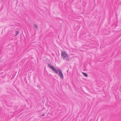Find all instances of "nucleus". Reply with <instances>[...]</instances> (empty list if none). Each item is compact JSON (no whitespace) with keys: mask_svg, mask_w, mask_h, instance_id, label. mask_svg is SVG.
<instances>
[{"mask_svg":"<svg viewBox=\"0 0 121 121\" xmlns=\"http://www.w3.org/2000/svg\"><path fill=\"white\" fill-rule=\"evenodd\" d=\"M48 65L62 79H63V75L61 70L58 69L57 70L54 67L50 64H48Z\"/></svg>","mask_w":121,"mask_h":121,"instance_id":"obj_1","label":"nucleus"},{"mask_svg":"<svg viewBox=\"0 0 121 121\" xmlns=\"http://www.w3.org/2000/svg\"><path fill=\"white\" fill-rule=\"evenodd\" d=\"M61 56L64 60L68 61L69 60L68 55L65 51H63L61 52Z\"/></svg>","mask_w":121,"mask_h":121,"instance_id":"obj_2","label":"nucleus"},{"mask_svg":"<svg viewBox=\"0 0 121 121\" xmlns=\"http://www.w3.org/2000/svg\"><path fill=\"white\" fill-rule=\"evenodd\" d=\"M34 26L35 28V29H37L38 28V26L36 24H35L34 25Z\"/></svg>","mask_w":121,"mask_h":121,"instance_id":"obj_3","label":"nucleus"},{"mask_svg":"<svg viewBox=\"0 0 121 121\" xmlns=\"http://www.w3.org/2000/svg\"><path fill=\"white\" fill-rule=\"evenodd\" d=\"M82 73H83V75L85 76L86 77H88V75L86 73H84V72H83Z\"/></svg>","mask_w":121,"mask_h":121,"instance_id":"obj_4","label":"nucleus"},{"mask_svg":"<svg viewBox=\"0 0 121 121\" xmlns=\"http://www.w3.org/2000/svg\"><path fill=\"white\" fill-rule=\"evenodd\" d=\"M19 32L18 31H15V34H16V35H18V34H19Z\"/></svg>","mask_w":121,"mask_h":121,"instance_id":"obj_5","label":"nucleus"},{"mask_svg":"<svg viewBox=\"0 0 121 121\" xmlns=\"http://www.w3.org/2000/svg\"><path fill=\"white\" fill-rule=\"evenodd\" d=\"M45 114H43L42 115V116H44V115H45Z\"/></svg>","mask_w":121,"mask_h":121,"instance_id":"obj_6","label":"nucleus"}]
</instances>
